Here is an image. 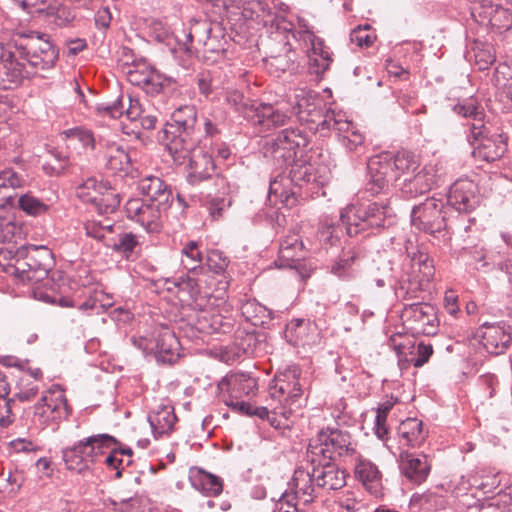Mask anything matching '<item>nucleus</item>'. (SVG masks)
Instances as JSON below:
<instances>
[{"mask_svg": "<svg viewBox=\"0 0 512 512\" xmlns=\"http://www.w3.org/2000/svg\"><path fill=\"white\" fill-rule=\"evenodd\" d=\"M58 51L46 34L31 31L21 35V41L0 43V89L20 86L39 70L52 68Z\"/></svg>", "mask_w": 512, "mask_h": 512, "instance_id": "nucleus-1", "label": "nucleus"}, {"mask_svg": "<svg viewBox=\"0 0 512 512\" xmlns=\"http://www.w3.org/2000/svg\"><path fill=\"white\" fill-rule=\"evenodd\" d=\"M292 382L282 379L277 380L275 391L271 393L272 398L278 394L279 405L253 407L246 402H231L229 406L247 415H255L260 419H267L270 425L276 429L289 427V419L301 409L304 399L302 397L301 384L298 380L296 369L291 371Z\"/></svg>", "mask_w": 512, "mask_h": 512, "instance_id": "nucleus-2", "label": "nucleus"}, {"mask_svg": "<svg viewBox=\"0 0 512 512\" xmlns=\"http://www.w3.org/2000/svg\"><path fill=\"white\" fill-rule=\"evenodd\" d=\"M367 166L370 174L367 190L373 195L386 191L393 181L404 182L421 168L419 157L405 150L397 152L394 156H374L370 158Z\"/></svg>", "mask_w": 512, "mask_h": 512, "instance_id": "nucleus-3", "label": "nucleus"}, {"mask_svg": "<svg viewBox=\"0 0 512 512\" xmlns=\"http://www.w3.org/2000/svg\"><path fill=\"white\" fill-rule=\"evenodd\" d=\"M405 251L410 261V272L402 275L395 285L397 298L403 300L415 299L435 273L433 260L427 252L414 246L411 241L405 244Z\"/></svg>", "mask_w": 512, "mask_h": 512, "instance_id": "nucleus-4", "label": "nucleus"}, {"mask_svg": "<svg viewBox=\"0 0 512 512\" xmlns=\"http://www.w3.org/2000/svg\"><path fill=\"white\" fill-rule=\"evenodd\" d=\"M285 165L289 167V176L287 180L299 188L306 187L313 192L319 186L324 185L326 181V178L323 175H317L319 170L308 161L306 154L291 159L290 162ZM284 180H286V178L281 177L279 180L277 177L270 181L269 197L271 198L274 196L286 206H292L296 201L294 196L295 192H289L283 187L282 182Z\"/></svg>", "mask_w": 512, "mask_h": 512, "instance_id": "nucleus-5", "label": "nucleus"}, {"mask_svg": "<svg viewBox=\"0 0 512 512\" xmlns=\"http://www.w3.org/2000/svg\"><path fill=\"white\" fill-rule=\"evenodd\" d=\"M390 216V208L384 203L350 204L341 214V223L345 226L347 234L352 237L368 229L385 226Z\"/></svg>", "mask_w": 512, "mask_h": 512, "instance_id": "nucleus-6", "label": "nucleus"}, {"mask_svg": "<svg viewBox=\"0 0 512 512\" xmlns=\"http://www.w3.org/2000/svg\"><path fill=\"white\" fill-rule=\"evenodd\" d=\"M115 443V438L108 434L93 435L81 440L63 451L66 467L69 470L82 472L91 464L100 461V458Z\"/></svg>", "mask_w": 512, "mask_h": 512, "instance_id": "nucleus-7", "label": "nucleus"}, {"mask_svg": "<svg viewBox=\"0 0 512 512\" xmlns=\"http://www.w3.org/2000/svg\"><path fill=\"white\" fill-rule=\"evenodd\" d=\"M308 453L311 455L313 463L321 464V458L323 461H330L336 456L353 457L357 452L349 433L327 428L321 430L315 438L310 440Z\"/></svg>", "mask_w": 512, "mask_h": 512, "instance_id": "nucleus-8", "label": "nucleus"}, {"mask_svg": "<svg viewBox=\"0 0 512 512\" xmlns=\"http://www.w3.org/2000/svg\"><path fill=\"white\" fill-rule=\"evenodd\" d=\"M32 410L31 425L40 430L67 418L70 413L64 390L58 385H53L44 391L40 401L33 406Z\"/></svg>", "mask_w": 512, "mask_h": 512, "instance_id": "nucleus-9", "label": "nucleus"}, {"mask_svg": "<svg viewBox=\"0 0 512 512\" xmlns=\"http://www.w3.org/2000/svg\"><path fill=\"white\" fill-rule=\"evenodd\" d=\"M309 139L299 128H286L266 143L265 155L271 157L281 167L291 159L305 154Z\"/></svg>", "mask_w": 512, "mask_h": 512, "instance_id": "nucleus-10", "label": "nucleus"}, {"mask_svg": "<svg viewBox=\"0 0 512 512\" xmlns=\"http://www.w3.org/2000/svg\"><path fill=\"white\" fill-rule=\"evenodd\" d=\"M324 107L323 100L313 91L299 89L294 95L293 112L300 121L315 125L316 130L331 129L333 121H328V116L338 114V111L325 110Z\"/></svg>", "mask_w": 512, "mask_h": 512, "instance_id": "nucleus-11", "label": "nucleus"}, {"mask_svg": "<svg viewBox=\"0 0 512 512\" xmlns=\"http://www.w3.org/2000/svg\"><path fill=\"white\" fill-rule=\"evenodd\" d=\"M292 36L306 53L311 74L319 76L328 70L332 59L322 39L315 36L307 25H300L299 29L293 30Z\"/></svg>", "mask_w": 512, "mask_h": 512, "instance_id": "nucleus-12", "label": "nucleus"}, {"mask_svg": "<svg viewBox=\"0 0 512 512\" xmlns=\"http://www.w3.org/2000/svg\"><path fill=\"white\" fill-rule=\"evenodd\" d=\"M8 259L6 272L21 281H37L47 274V269L30 254L27 247L21 246L15 251L7 249L0 252V259Z\"/></svg>", "mask_w": 512, "mask_h": 512, "instance_id": "nucleus-13", "label": "nucleus"}, {"mask_svg": "<svg viewBox=\"0 0 512 512\" xmlns=\"http://www.w3.org/2000/svg\"><path fill=\"white\" fill-rule=\"evenodd\" d=\"M168 207L139 198L130 199L125 204V212L129 219L137 222L148 233H158L162 228V213Z\"/></svg>", "mask_w": 512, "mask_h": 512, "instance_id": "nucleus-14", "label": "nucleus"}, {"mask_svg": "<svg viewBox=\"0 0 512 512\" xmlns=\"http://www.w3.org/2000/svg\"><path fill=\"white\" fill-rule=\"evenodd\" d=\"M443 208L442 200L434 197L427 198L423 203L413 208L411 213L412 225L416 229L429 234L440 232L445 227Z\"/></svg>", "mask_w": 512, "mask_h": 512, "instance_id": "nucleus-15", "label": "nucleus"}, {"mask_svg": "<svg viewBox=\"0 0 512 512\" xmlns=\"http://www.w3.org/2000/svg\"><path fill=\"white\" fill-rule=\"evenodd\" d=\"M404 323L417 334L435 335L438 319L435 308L428 303H412L402 311Z\"/></svg>", "mask_w": 512, "mask_h": 512, "instance_id": "nucleus-16", "label": "nucleus"}, {"mask_svg": "<svg viewBox=\"0 0 512 512\" xmlns=\"http://www.w3.org/2000/svg\"><path fill=\"white\" fill-rule=\"evenodd\" d=\"M447 201L458 212L474 210L480 202L477 184L467 178L456 180L450 187Z\"/></svg>", "mask_w": 512, "mask_h": 512, "instance_id": "nucleus-17", "label": "nucleus"}, {"mask_svg": "<svg viewBox=\"0 0 512 512\" xmlns=\"http://www.w3.org/2000/svg\"><path fill=\"white\" fill-rule=\"evenodd\" d=\"M477 333L484 349L492 355L502 354L512 341V326L504 323L484 324Z\"/></svg>", "mask_w": 512, "mask_h": 512, "instance_id": "nucleus-18", "label": "nucleus"}, {"mask_svg": "<svg viewBox=\"0 0 512 512\" xmlns=\"http://www.w3.org/2000/svg\"><path fill=\"white\" fill-rule=\"evenodd\" d=\"M244 117L262 130L282 126L288 120L281 108L267 103H251L250 107H245Z\"/></svg>", "mask_w": 512, "mask_h": 512, "instance_id": "nucleus-19", "label": "nucleus"}, {"mask_svg": "<svg viewBox=\"0 0 512 512\" xmlns=\"http://www.w3.org/2000/svg\"><path fill=\"white\" fill-rule=\"evenodd\" d=\"M328 121H333L332 128L337 132L340 143L350 152L358 151L364 144L365 137L346 114H330Z\"/></svg>", "mask_w": 512, "mask_h": 512, "instance_id": "nucleus-20", "label": "nucleus"}, {"mask_svg": "<svg viewBox=\"0 0 512 512\" xmlns=\"http://www.w3.org/2000/svg\"><path fill=\"white\" fill-rule=\"evenodd\" d=\"M476 145L473 148V156L486 162L499 159L506 151V137L500 133L486 131L478 138H472Z\"/></svg>", "mask_w": 512, "mask_h": 512, "instance_id": "nucleus-21", "label": "nucleus"}, {"mask_svg": "<svg viewBox=\"0 0 512 512\" xmlns=\"http://www.w3.org/2000/svg\"><path fill=\"white\" fill-rule=\"evenodd\" d=\"M398 462L401 473L414 484H421L426 481L431 471L428 457L423 454L403 451L399 455Z\"/></svg>", "mask_w": 512, "mask_h": 512, "instance_id": "nucleus-22", "label": "nucleus"}, {"mask_svg": "<svg viewBox=\"0 0 512 512\" xmlns=\"http://www.w3.org/2000/svg\"><path fill=\"white\" fill-rule=\"evenodd\" d=\"M153 354L162 363H173L179 358L180 342L167 326H162L154 332Z\"/></svg>", "mask_w": 512, "mask_h": 512, "instance_id": "nucleus-23", "label": "nucleus"}, {"mask_svg": "<svg viewBox=\"0 0 512 512\" xmlns=\"http://www.w3.org/2000/svg\"><path fill=\"white\" fill-rule=\"evenodd\" d=\"M188 180L191 184H199L210 179L215 171V164L209 151L197 146L188 159Z\"/></svg>", "mask_w": 512, "mask_h": 512, "instance_id": "nucleus-24", "label": "nucleus"}, {"mask_svg": "<svg viewBox=\"0 0 512 512\" xmlns=\"http://www.w3.org/2000/svg\"><path fill=\"white\" fill-rule=\"evenodd\" d=\"M473 1L479 3V7H474L472 13H478L483 20L487 19L493 29L502 33L512 27V13L509 9L493 4L489 0Z\"/></svg>", "mask_w": 512, "mask_h": 512, "instance_id": "nucleus-25", "label": "nucleus"}, {"mask_svg": "<svg viewBox=\"0 0 512 512\" xmlns=\"http://www.w3.org/2000/svg\"><path fill=\"white\" fill-rule=\"evenodd\" d=\"M14 365L18 366L22 371V375L16 384L17 392L15 395L20 401H29L38 393L40 384L43 381V373L38 367H30L27 361H19Z\"/></svg>", "mask_w": 512, "mask_h": 512, "instance_id": "nucleus-26", "label": "nucleus"}, {"mask_svg": "<svg viewBox=\"0 0 512 512\" xmlns=\"http://www.w3.org/2000/svg\"><path fill=\"white\" fill-rule=\"evenodd\" d=\"M257 388L256 380L244 372H233L225 376L219 383L221 391H227L231 398L230 402H237L238 399L254 394Z\"/></svg>", "mask_w": 512, "mask_h": 512, "instance_id": "nucleus-27", "label": "nucleus"}, {"mask_svg": "<svg viewBox=\"0 0 512 512\" xmlns=\"http://www.w3.org/2000/svg\"><path fill=\"white\" fill-rule=\"evenodd\" d=\"M354 473L356 478L374 496L381 495L382 483L378 467L370 460L362 457L359 453L354 456Z\"/></svg>", "mask_w": 512, "mask_h": 512, "instance_id": "nucleus-28", "label": "nucleus"}, {"mask_svg": "<svg viewBox=\"0 0 512 512\" xmlns=\"http://www.w3.org/2000/svg\"><path fill=\"white\" fill-rule=\"evenodd\" d=\"M453 110L458 115L472 120L470 125V135L472 138H478L486 131L484 109L477 99L473 97L464 99L458 102Z\"/></svg>", "mask_w": 512, "mask_h": 512, "instance_id": "nucleus-29", "label": "nucleus"}, {"mask_svg": "<svg viewBox=\"0 0 512 512\" xmlns=\"http://www.w3.org/2000/svg\"><path fill=\"white\" fill-rule=\"evenodd\" d=\"M314 481V472L310 474L304 469H296L288 493L291 494L298 503H302L303 506H306L313 502L315 498Z\"/></svg>", "mask_w": 512, "mask_h": 512, "instance_id": "nucleus-30", "label": "nucleus"}, {"mask_svg": "<svg viewBox=\"0 0 512 512\" xmlns=\"http://www.w3.org/2000/svg\"><path fill=\"white\" fill-rule=\"evenodd\" d=\"M197 121V112L194 106L185 105L176 109L171 116V121L167 124L165 134L183 133L190 136L194 130Z\"/></svg>", "mask_w": 512, "mask_h": 512, "instance_id": "nucleus-31", "label": "nucleus"}, {"mask_svg": "<svg viewBox=\"0 0 512 512\" xmlns=\"http://www.w3.org/2000/svg\"><path fill=\"white\" fill-rule=\"evenodd\" d=\"M148 421L154 437L157 439L169 434L177 421L174 408L170 404H159L148 415Z\"/></svg>", "mask_w": 512, "mask_h": 512, "instance_id": "nucleus-32", "label": "nucleus"}, {"mask_svg": "<svg viewBox=\"0 0 512 512\" xmlns=\"http://www.w3.org/2000/svg\"><path fill=\"white\" fill-rule=\"evenodd\" d=\"M314 479L318 487L327 490H337L345 486L346 476L344 471H341L330 461H323L321 464L314 468Z\"/></svg>", "mask_w": 512, "mask_h": 512, "instance_id": "nucleus-33", "label": "nucleus"}, {"mask_svg": "<svg viewBox=\"0 0 512 512\" xmlns=\"http://www.w3.org/2000/svg\"><path fill=\"white\" fill-rule=\"evenodd\" d=\"M139 188L148 197L146 201L155 202L157 205H162V207H169L173 200L172 191L159 177H145L140 181Z\"/></svg>", "mask_w": 512, "mask_h": 512, "instance_id": "nucleus-34", "label": "nucleus"}, {"mask_svg": "<svg viewBox=\"0 0 512 512\" xmlns=\"http://www.w3.org/2000/svg\"><path fill=\"white\" fill-rule=\"evenodd\" d=\"M397 352L399 355V362L404 365L412 363L414 367H422L428 362L429 358L433 354V347L431 344L419 342L418 345L413 344H399L397 346Z\"/></svg>", "mask_w": 512, "mask_h": 512, "instance_id": "nucleus-35", "label": "nucleus"}, {"mask_svg": "<svg viewBox=\"0 0 512 512\" xmlns=\"http://www.w3.org/2000/svg\"><path fill=\"white\" fill-rule=\"evenodd\" d=\"M140 236L133 232H121L117 240L111 238L106 241V246L121 254L126 260H135L141 250Z\"/></svg>", "mask_w": 512, "mask_h": 512, "instance_id": "nucleus-36", "label": "nucleus"}, {"mask_svg": "<svg viewBox=\"0 0 512 512\" xmlns=\"http://www.w3.org/2000/svg\"><path fill=\"white\" fill-rule=\"evenodd\" d=\"M166 138L167 150L177 164H183L188 160L192 150L197 147L190 136H186L183 133L170 134Z\"/></svg>", "mask_w": 512, "mask_h": 512, "instance_id": "nucleus-37", "label": "nucleus"}, {"mask_svg": "<svg viewBox=\"0 0 512 512\" xmlns=\"http://www.w3.org/2000/svg\"><path fill=\"white\" fill-rule=\"evenodd\" d=\"M432 187V177L425 168H420L415 175L406 179L401 184V192L404 196L412 198L429 191Z\"/></svg>", "mask_w": 512, "mask_h": 512, "instance_id": "nucleus-38", "label": "nucleus"}, {"mask_svg": "<svg viewBox=\"0 0 512 512\" xmlns=\"http://www.w3.org/2000/svg\"><path fill=\"white\" fill-rule=\"evenodd\" d=\"M212 23L207 20H191L189 32L185 35L186 40L179 42V50L189 52L190 43L194 39L198 44H202L215 31Z\"/></svg>", "mask_w": 512, "mask_h": 512, "instance_id": "nucleus-39", "label": "nucleus"}, {"mask_svg": "<svg viewBox=\"0 0 512 512\" xmlns=\"http://www.w3.org/2000/svg\"><path fill=\"white\" fill-rule=\"evenodd\" d=\"M422 422L416 418H407L398 427V435L403 445L416 447L424 440Z\"/></svg>", "mask_w": 512, "mask_h": 512, "instance_id": "nucleus-40", "label": "nucleus"}, {"mask_svg": "<svg viewBox=\"0 0 512 512\" xmlns=\"http://www.w3.org/2000/svg\"><path fill=\"white\" fill-rule=\"evenodd\" d=\"M192 485L206 496L215 497L222 493V480L209 472L199 469L192 477Z\"/></svg>", "mask_w": 512, "mask_h": 512, "instance_id": "nucleus-41", "label": "nucleus"}, {"mask_svg": "<svg viewBox=\"0 0 512 512\" xmlns=\"http://www.w3.org/2000/svg\"><path fill=\"white\" fill-rule=\"evenodd\" d=\"M129 105L125 111L126 117L132 122L139 121L140 125L147 130L154 129L157 123V115L147 111L136 98H128Z\"/></svg>", "mask_w": 512, "mask_h": 512, "instance_id": "nucleus-42", "label": "nucleus"}, {"mask_svg": "<svg viewBox=\"0 0 512 512\" xmlns=\"http://www.w3.org/2000/svg\"><path fill=\"white\" fill-rule=\"evenodd\" d=\"M61 137L65 140L68 149H76L80 145L86 151L93 150L95 146L92 132L84 128L77 127L65 130L61 133Z\"/></svg>", "mask_w": 512, "mask_h": 512, "instance_id": "nucleus-43", "label": "nucleus"}, {"mask_svg": "<svg viewBox=\"0 0 512 512\" xmlns=\"http://www.w3.org/2000/svg\"><path fill=\"white\" fill-rule=\"evenodd\" d=\"M203 252L198 241H188L181 250V265L188 272L195 273L202 270Z\"/></svg>", "mask_w": 512, "mask_h": 512, "instance_id": "nucleus-44", "label": "nucleus"}, {"mask_svg": "<svg viewBox=\"0 0 512 512\" xmlns=\"http://www.w3.org/2000/svg\"><path fill=\"white\" fill-rule=\"evenodd\" d=\"M38 12L43 13L49 21L60 27L68 25L75 18V14L69 7L57 2L38 8Z\"/></svg>", "mask_w": 512, "mask_h": 512, "instance_id": "nucleus-45", "label": "nucleus"}, {"mask_svg": "<svg viewBox=\"0 0 512 512\" xmlns=\"http://www.w3.org/2000/svg\"><path fill=\"white\" fill-rule=\"evenodd\" d=\"M283 53L278 55H270L264 59L266 68L270 73L278 75L281 72L288 70L294 63V52L290 44L283 45Z\"/></svg>", "mask_w": 512, "mask_h": 512, "instance_id": "nucleus-46", "label": "nucleus"}, {"mask_svg": "<svg viewBox=\"0 0 512 512\" xmlns=\"http://www.w3.org/2000/svg\"><path fill=\"white\" fill-rule=\"evenodd\" d=\"M470 57L473 56L474 63L479 70H486L492 65L496 59L494 48L489 43L474 41L471 51L468 52Z\"/></svg>", "mask_w": 512, "mask_h": 512, "instance_id": "nucleus-47", "label": "nucleus"}, {"mask_svg": "<svg viewBox=\"0 0 512 512\" xmlns=\"http://www.w3.org/2000/svg\"><path fill=\"white\" fill-rule=\"evenodd\" d=\"M107 166L114 172H128L131 165V155L121 146L111 145L106 153Z\"/></svg>", "mask_w": 512, "mask_h": 512, "instance_id": "nucleus-48", "label": "nucleus"}, {"mask_svg": "<svg viewBox=\"0 0 512 512\" xmlns=\"http://www.w3.org/2000/svg\"><path fill=\"white\" fill-rule=\"evenodd\" d=\"M174 81L160 72L147 69V79L144 91L147 94L157 95L173 89Z\"/></svg>", "mask_w": 512, "mask_h": 512, "instance_id": "nucleus-49", "label": "nucleus"}, {"mask_svg": "<svg viewBox=\"0 0 512 512\" xmlns=\"http://www.w3.org/2000/svg\"><path fill=\"white\" fill-rule=\"evenodd\" d=\"M215 28V31L201 44L203 57L213 61H216L225 51L222 31L218 26Z\"/></svg>", "mask_w": 512, "mask_h": 512, "instance_id": "nucleus-50", "label": "nucleus"}, {"mask_svg": "<svg viewBox=\"0 0 512 512\" xmlns=\"http://www.w3.org/2000/svg\"><path fill=\"white\" fill-rule=\"evenodd\" d=\"M499 478L497 475H486L482 477V480L479 481V476L477 474H469L467 479L465 476L461 477V485L463 489H469L471 487H476L479 490L484 491L486 494L493 493L499 486Z\"/></svg>", "mask_w": 512, "mask_h": 512, "instance_id": "nucleus-51", "label": "nucleus"}, {"mask_svg": "<svg viewBox=\"0 0 512 512\" xmlns=\"http://www.w3.org/2000/svg\"><path fill=\"white\" fill-rule=\"evenodd\" d=\"M357 259V253L350 249L344 251L339 260L331 267V272L342 279H350L355 275L354 265Z\"/></svg>", "mask_w": 512, "mask_h": 512, "instance_id": "nucleus-52", "label": "nucleus"}, {"mask_svg": "<svg viewBox=\"0 0 512 512\" xmlns=\"http://www.w3.org/2000/svg\"><path fill=\"white\" fill-rule=\"evenodd\" d=\"M119 204V194L112 187L106 185L93 205L99 214L104 215L115 212Z\"/></svg>", "mask_w": 512, "mask_h": 512, "instance_id": "nucleus-53", "label": "nucleus"}, {"mask_svg": "<svg viewBox=\"0 0 512 512\" xmlns=\"http://www.w3.org/2000/svg\"><path fill=\"white\" fill-rule=\"evenodd\" d=\"M84 228L87 236L101 241L106 245V241H110L112 238L110 235L114 233L115 225L109 223L107 220L104 223L91 220L85 223Z\"/></svg>", "mask_w": 512, "mask_h": 512, "instance_id": "nucleus-54", "label": "nucleus"}, {"mask_svg": "<svg viewBox=\"0 0 512 512\" xmlns=\"http://www.w3.org/2000/svg\"><path fill=\"white\" fill-rule=\"evenodd\" d=\"M17 202L18 207L30 216H39L46 213L48 210V206L31 192L22 194Z\"/></svg>", "mask_w": 512, "mask_h": 512, "instance_id": "nucleus-55", "label": "nucleus"}, {"mask_svg": "<svg viewBox=\"0 0 512 512\" xmlns=\"http://www.w3.org/2000/svg\"><path fill=\"white\" fill-rule=\"evenodd\" d=\"M106 185L95 178H89L77 188V195L84 202L94 204Z\"/></svg>", "mask_w": 512, "mask_h": 512, "instance_id": "nucleus-56", "label": "nucleus"}, {"mask_svg": "<svg viewBox=\"0 0 512 512\" xmlns=\"http://www.w3.org/2000/svg\"><path fill=\"white\" fill-rule=\"evenodd\" d=\"M9 387L5 381H0V427L9 426L14 419L11 409L12 400L8 398Z\"/></svg>", "mask_w": 512, "mask_h": 512, "instance_id": "nucleus-57", "label": "nucleus"}, {"mask_svg": "<svg viewBox=\"0 0 512 512\" xmlns=\"http://www.w3.org/2000/svg\"><path fill=\"white\" fill-rule=\"evenodd\" d=\"M25 185L26 179L14 169L6 168L0 171V196L9 188H23Z\"/></svg>", "mask_w": 512, "mask_h": 512, "instance_id": "nucleus-58", "label": "nucleus"}, {"mask_svg": "<svg viewBox=\"0 0 512 512\" xmlns=\"http://www.w3.org/2000/svg\"><path fill=\"white\" fill-rule=\"evenodd\" d=\"M340 229L333 224L322 223L317 232V238L320 244L328 249L339 243Z\"/></svg>", "mask_w": 512, "mask_h": 512, "instance_id": "nucleus-59", "label": "nucleus"}, {"mask_svg": "<svg viewBox=\"0 0 512 512\" xmlns=\"http://www.w3.org/2000/svg\"><path fill=\"white\" fill-rule=\"evenodd\" d=\"M22 229L15 222L0 217V242L12 243L21 238Z\"/></svg>", "mask_w": 512, "mask_h": 512, "instance_id": "nucleus-60", "label": "nucleus"}, {"mask_svg": "<svg viewBox=\"0 0 512 512\" xmlns=\"http://www.w3.org/2000/svg\"><path fill=\"white\" fill-rule=\"evenodd\" d=\"M150 36L160 43H165L167 46H172L175 41L179 46L178 36H174L170 30L160 21H155L150 26Z\"/></svg>", "mask_w": 512, "mask_h": 512, "instance_id": "nucleus-61", "label": "nucleus"}, {"mask_svg": "<svg viewBox=\"0 0 512 512\" xmlns=\"http://www.w3.org/2000/svg\"><path fill=\"white\" fill-rule=\"evenodd\" d=\"M351 42L361 48H368L372 46L376 40V34L370 30L369 25L364 27L358 26L353 29L350 34Z\"/></svg>", "mask_w": 512, "mask_h": 512, "instance_id": "nucleus-62", "label": "nucleus"}, {"mask_svg": "<svg viewBox=\"0 0 512 512\" xmlns=\"http://www.w3.org/2000/svg\"><path fill=\"white\" fill-rule=\"evenodd\" d=\"M92 9L97 8L95 24L97 27L106 29L109 27L112 15L108 6L103 5L102 0H92Z\"/></svg>", "mask_w": 512, "mask_h": 512, "instance_id": "nucleus-63", "label": "nucleus"}, {"mask_svg": "<svg viewBox=\"0 0 512 512\" xmlns=\"http://www.w3.org/2000/svg\"><path fill=\"white\" fill-rule=\"evenodd\" d=\"M207 267L216 274L225 271L228 266V260L222 252L218 250H211L206 257Z\"/></svg>", "mask_w": 512, "mask_h": 512, "instance_id": "nucleus-64", "label": "nucleus"}]
</instances>
